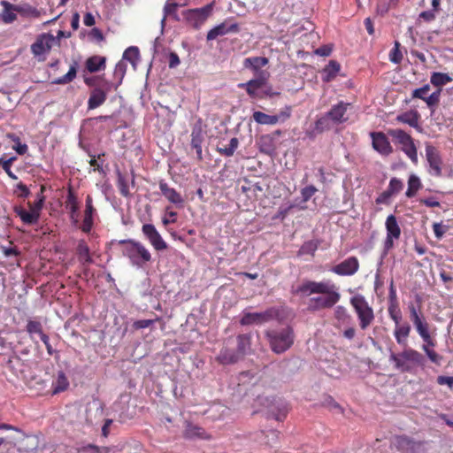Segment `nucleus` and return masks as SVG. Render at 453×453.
Returning <instances> with one entry per match:
<instances>
[{
	"mask_svg": "<svg viewBox=\"0 0 453 453\" xmlns=\"http://www.w3.org/2000/svg\"><path fill=\"white\" fill-rule=\"evenodd\" d=\"M142 232L151 246L157 251L167 249V243L164 241L161 234L152 224H144Z\"/></svg>",
	"mask_w": 453,
	"mask_h": 453,
	"instance_id": "14",
	"label": "nucleus"
},
{
	"mask_svg": "<svg viewBox=\"0 0 453 453\" xmlns=\"http://www.w3.org/2000/svg\"><path fill=\"white\" fill-rule=\"evenodd\" d=\"M292 108L290 106H285L279 111L274 117L277 119V123H283L288 119L291 116Z\"/></svg>",
	"mask_w": 453,
	"mask_h": 453,
	"instance_id": "53",
	"label": "nucleus"
},
{
	"mask_svg": "<svg viewBox=\"0 0 453 453\" xmlns=\"http://www.w3.org/2000/svg\"><path fill=\"white\" fill-rule=\"evenodd\" d=\"M1 5L4 7L3 12L1 14L3 21L5 24L12 23L17 19L15 12H19V10H20L19 6L13 5L5 0L1 2Z\"/></svg>",
	"mask_w": 453,
	"mask_h": 453,
	"instance_id": "24",
	"label": "nucleus"
},
{
	"mask_svg": "<svg viewBox=\"0 0 453 453\" xmlns=\"http://www.w3.org/2000/svg\"><path fill=\"white\" fill-rule=\"evenodd\" d=\"M388 134L399 144L403 151L413 162H418L417 149L410 134L401 129H389Z\"/></svg>",
	"mask_w": 453,
	"mask_h": 453,
	"instance_id": "7",
	"label": "nucleus"
},
{
	"mask_svg": "<svg viewBox=\"0 0 453 453\" xmlns=\"http://www.w3.org/2000/svg\"><path fill=\"white\" fill-rule=\"evenodd\" d=\"M441 88H438L436 91L433 92L429 96L425 98V102L426 103L429 108H432L437 105L440 102Z\"/></svg>",
	"mask_w": 453,
	"mask_h": 453,
	"instance_id": "54",
	"label": "nucleus"
},
{
	"mask_svg": "<svg viewBox=\"0 0 453 453\" xmlns=\"http://www.w3.org/2000/svg\"><path fill=\"white\" fill-rule=\"evenodd\" d=\"M121 253L129 259L130 264L136 268H142L151 260L149 250L140 242L133 239L119 241Z\"/></svg>",
	"mask_w": 453,
	"mask_h": 453,
	"instance_id": "1",
	"label": "nucleus"
},
{
	"mask_svg": "<svg viewBox=\"0 0 453 453\" xmlns=\"http://www.w3.org/2000/svg\"><path fill=\"white\" fill-rule=\"evenodd\" d=\"M421 187L422 184L420 179L415 174L410 175L405 196L409 198L415 196L416 193L421 188Z\"/></svg>",
	"mask_w": 453,
	"mask_h": 453,
	"instance_id": "36",
	"label": "nucleus"
},
{
	"mask_svg": "<svg viewBox=\"0 0 453 453\" xmlns=\"http://www.w3.org/2000/svg\"><path fill=\"white\" fill-rule=\"evenodd\" d=\"M389 361L394 362L395 367L402 372H411L417 366H423L425 365V357L418 350L403 347L402 352L395 354L391 352Z\"/></svg>",
	"mask_w": 453,
	"mask_h": 453,
	"instance_id": "2",
	"label": "nucleus"
},
{
	"mask_svg": "<svg viewBox=\"0 0 453 453\" xmlns=\"http://www.w3.org/2000/svg\"><path fill=\"white\" fill-rule=\"evenodd\" d=\"M251 348V336L248 334H239L237 336V352L242 356L248 354Z\"/></svg>",
	"mask_w": 453,
	"mask_h": 453,
	"instance_id": "33",
	"label": "nucleus"
},
{
	"mask_svg": "<svg viewBox=\"0 0 453 453\" xmlns=\"http://www.w3.org/2000/svg\"><path fill=\"white\" fill-rule=\"evenodd\" d=\"M359 269V262L356 257H349L332 267L331 272L341 276H351Z\"/></svg>",
	"mask_w": 453,
	"mask_h": 453,
	"instance_id": "16",
	"label": "nucleus"
},
{
	"mask_svg": "<svg viewBox=\"0 0 453 453\" xmlns=\"http://www.w3.org/2000/svg\"><path fill=\"white\" fill-rule=\"evenodd\" d=\"M424 352L426 353V355L427 356V357L429 358V360L432 363H434L436 365H440V363H441V361L442 359L441 356H440L438 353H436L432 349L424 348Z\"/></svg>",
	"mask_w": 453,
	"mask_h": 453,
	"instance_id": "61",
	"label": "nucleus"
},
{
	"mask_svg": "<svg viewBox=\"0 0 453 453\" xmlns=\"http://www.w3.org/2000/svg\"><path fill=\"white\" fill-rule=\"evenodd\" d=\"M411 327L408 322L403 324L399 323L395 325L394 336L396 342L403 347L407 346L408 337L410 335Z\"/></svg>",
	"mask_w": 453,
	"mask_h": 453,
	"instance_id": "22",
	"label": "nucleus"
},
{
	"mask_svg": "<svg viewBox=\"0 0 453 453\" xmlns=\"http://www.w3.org/2000/svg\"><path fill=\"white\" fill-rule=\"evenodd\" d=\"M262 81L259 80H250L245 84H241L242 87H246L247 93L251 96H256V91L262 86Z\"/></svg>",
	"mask_w": 453,
	"mask_h": 453,
	"instance_id": "50",
	"label": "nucleus"
},
{
	"mask_svg": "<svg viewBox=\"0 0 453 453\" xmlns=\"http://www.w3.org/2000/svg\"><path fill=\"white\" fill-rule=\"evenodd\" d=\"M159 189L162 195L177 207L181 208L184 205V199L179 192L174 188H170L165 180L159 181Z\"/></svg>",
	"mask_w": 453,
	"mask_h": 453,
	"instance_id": "18",
	"label": "nucleus"
},
{
	"mask_svg": "<svg viewBox=\"0 0 453 453\" xmlns=\"http://www.w3.org/2000/svg\"><path fill=\"white\" fill-rule=\"evenodd\" d=\"M349 106V104L340 102L326 113L334 124H340L347 120L348 118L345 117V114Z\"/></svg>",
	"mask_w": 453,
	"mask_h": 453,
	"instance_id": "21",
	"label": "nucleus"
},
{
	"mask_svg": "<svg viewBox=\"0 0 453 453\" xmlns=\"http://www.w3.org/2000/svg\"><path fill=\"white\" fill-rule=\"evenodd\" d=\"M372 146L374 150L383 155H388L392 152V147L387 138L382 133H372Z\"/></svg>",
	"mask_w": 453,
	"mask_h": 453,
	"instance_id": "20",
	"label": "nucleus"
},
{
	"mask_svg": "<svg viewBox=\"0 0 453 453\" xmlns=\"http://www.w3.org/2000/svg\"><path fill=\"white\" fill-rule=\"evenodd\" d=\"M388 311L389 318L394 321L395 325L401 323L402 312L398 307V303H389Z\"/></svg>",
	"mask_w": 453,
	"mask_h": 453,
	"instance_id": "47",
	"label": "nucleus"
},
{
	"mask_svg": "<svg viewBox=\"0 0 453 453\" xmlns=\"http://www.w3.org/2000/svg\"><path fill=\"white\" fill-rule=\"evenodd\" d=\"M436 19V12L432 10L421 12L418 14V19H423L426 22H432Z\"/></svg>",
	"mask_w": 453,
	"mask_h": 453,
	"instance_id": "63",
	"label": "nucleus"
},
{
	"mask_svg": "<svg viewBox=\"0 0 453 453\" xmlns=\"http://www.w3.org/2000/svg\"><path fill=\"white\" fill-rule=\"evenodd\" d=\"M103 415V408L101 404L93 401L86 406L85 418L88 424H93L96 419L100 418Z\"/></svg>",
	"mask_w": 453,
	"mask_h": 453,
	"instance_id": "23",
	"label": "nucleus"
},
{
	"mask_svg": "<svg viewBox=\"0 0 453 453\" xmlns=\"http://www.w3.org/2000/svg\"><path fill=\"white\" fill-rule=\"evenodd\" d=\"M26 329L30 335L37 334L41 337L42 334H44L42 326L39 321L28 320Z\"/></svg>",
	"mask_w": 453,
	"mask_h": 453,
	"instance_id": "49",
	"label": "nucleus"
},
{
	"mask_svg": "<svg viewBox=\"0 0 453 453\" xmlns=\"http://www.w3.org/2000/svg\"><path fill=\"white\" fill-rule=\"evenodd\" d=\"M241 357L237 350L225 348L220 350L217 359L220 364L230 365L236 363Z\"/></svg>",
	"mask_w": 453,
	"mask_h": 453,
	"instance_id": "28",
	"label": "nucleus"
},
{
	"mask_svg": "<svg viewBox=\"0 0 453 453\" xmlns=\"http://www.w3.org/2000/svg\"><path fill=\"white\" fill-rule=\"evenodd\" d=\"M253 119L260 125H276L277 119L274 115H268L262 111H254L252 115Z\"/></svg>",
	"mask_w": 453,
	"mask_h": 453,
	"instance_id": "40",
	"label": "nucleus"
},
{
	"mask_svg": "<svg viewBox=\"0 0 453 453\" xmlns=\"http://www.w3.org/2000/svg\"><path fill=\"white\" fill-rule=\"evenodd\" d=\"M239 141L237 138L234 137L230 140L228 146L226 147H218L217 151L225 156V157H232L234 154V151L238 148Z\"/></svg>",
	"mask_w": 453,
	"mask_h": 453,
	"instance_id": "42",
	"label": "nucleus"
},
{
	"mask_svg": "<svg viewBox=\"0 0 453 453\" xmlns=\"http://www.w3.org/2000/svg\"><path fill=\"white\" fill-rule=\"evenodd\" d=\"M179 6V4L167 0L163 9V14L167 17L175 15Z\"/></svg>",
	"mask_w": 453,
	"mask_h": 453,
	"instance_id": "56",
	"label": "nucleus"
},
{
	"mask_svg": "<svg viewBox=\"0 0 453 453\" xmlns=\"http://www.w3.org/2000/svg\"><path fill=\"white\" fill-rule=\"evenodd\" d=\"M268 64V58L265 57H252L247 58L243 61L245 68L252 69L254 72H258L259 69Z\"/></svg>",
	"mask_w": 453,
	"mask_h": 453,
	"instance_id": "34",
	"label": "nucleus"
},
{
	"mask_svg": "<svg viewBox=\"0 0 453 453\" xmlns=\"http://www.w3.org/2000/svg\"><path fill=\"white\" fill-rule=\"evenodd\" d=\"M350 303L358 318L360 328L363 330L366 329L374 320L372 308L362 295H356L351 297Z\"/></svg>",
	"mask_w": 453,
	"mask_h": 453,
	"instance_id": "5",
	"label": "nucleus"
},
{
	"mask_svg": "<svg viewBox=\"0 0 453 453\" xmlns=\"http://www.w3.org/2000/svg\"><path fill=\"white\" fill-rule=\"evenodd\" d=\"M203 431L198 426H196L192 423L186 422V427L184 431V435L187 438H195V437H202Z\"/></svg>",
	"mask_w": 453,
	"mask_h": 453,
	"instance_id": "46",
	"label": "nucleus"
},
{
	"mask_svg": "<svg viewBox=\"0 0 453 453\" xmlns=\"http://www.w3.org/2000/svg\"><path fill=\"white\" fill-rule=\"evenodd\" d=\"M127 72V64L125 61L120 60L119 61L114 68V78L118 80L117 83H113L112 88L117 89L118 87L122 83L123 78Z\"/></svg>",
	"mask_w": 453,
	"mask_h": 453,
	"instance_id": "39",
	"label": "nucleus"
},
{
	"mask_svg": "<svg viewBox=\"0 0 453 453\" xmlns=\"http://www.w3.org/2000/svg\"><path fill=\"white\" fill-rule=\"evenodd\" d=\"M19 6L20 9V10H19V12H20L22 14L31 15V16L36 17V18L40 16V12L36 8H35L29 4H24V5H19Z\"/></svg>",
	"mask_w": 453,
	"mask_h": 453,
	"instance_id": "57",
	"label": "nucleus"
},
{
	"mask_svg": "<svg viewBox=\"0 0 453 453\" xmlns=\"http://www.w3.org/2000/svg\"><path fill=\"white\" fill-rule=\"evenodd\" d=\"M429 90H430V86L428 84H426L421 88L414 89L412 92V97L413 98H420L422 100H425Z\"/></svg>",
	"mask_w": 453,
	"mask_h": 453,
	"instance_id": "59",
	"label": "nucleus"
},
{
	"mask_svg": "<svg viewBox=\"0 0 453 453\" xmlns=\"http://www.w3.org/2000/svg\"><path fill=\"white\" fill-rule=\"evenodd\" d=\"M139 59V50L135 46L128 47L123 53V61H129L133 66H135L136 61Z\"/></svg>",
	"mask_w": 453,
	"mask_h": 453,
	"instance_id": "45",
	"label": "nucleus"
},
{
	"mask_svg": "<svg viewBox=\"0 0 453 453\" xmlns=\"http://www.w3.org/2000/svg\"><path fill=\"white\" fill-rule=\"evenodd\" d=\"M419 118L420 115L417 111H410L398 115L396 117V120L401 123L408 124L409 126L420 131L421 128L418 125Z\"/></svg>",
	"mask_w": 453,
	"mask_h": 453,
	"instance_id": "27",
	"label": "nucleus"
},
{
	"mask_svg": "<svg viewBox=\"0 0 453 453\" xmlns=\"http://www.w3.org/2000/svg\"><path fill=\"white\" fill-rule=\"evenodd\" d=\"M106 58L101 56H92L86 60V68L89 73H96L105 69Z\"/></svg>",
	"mask_w": 453,
	"mask_h": 453,
	"instance_id": "29",
	"label": "nucleus"
},
{
	"mask_svg": "<svg viewBox=\"0 0 453 453\" xmlns=\"http://www.w3.org/2000/svg\"><path fill=\"white\" fill-rule=\"evenodd\" d=\"M112 86V82L104 81L102 87L92 89L88 101V108L92 110L104 104L107 98V93L111 90Z\"/></svg>",
	"mask_w": 453,
	"mask_h": 453,
	"instance_id": "12",
	"label": "nucleus"
},
{
	"mask_svg": "<svg viewBox=\"0 0 453 453\" xmlns=\"http://www.w3.org/2000/svg\"><path fill=\"white\" fill-rule=\"evenodd\" d=\"M400 43L398 42H395L394 49L390 51L389 59L394 64H400L403 60V54L400 50Z\"/></svg>",
	"mask_w": 453,
	"mask_h": 453,
	"instance_id": "52",
	"label": "nucleus"
},
{
	"mask_svg": "<svg viewBox=\"0 0 453 453\" xmlns=\"http://www.w3.org/2000/svg\"><path fill=\"white\" fill-rule=\"evenodd\" d=\"M403 188V182L394 177L390 180L389 181V184H388V187L387 188V190L392 195V196H395L397 195L399 192L402 191V189Z\"/></svg>",
	"mask_w": 453,
	"mask_h": 453,
	"instance_id": "48",
	"label": "nucleus"
},
{
	"mask_svg": "<svg viewBox=\"0 0 453 453\" xmlns=\"http://www.w3.org/2000/svg\"><path fill=\"white\" fill-rule=\"evenodd\" d=\"M212 12V4L196 9H189L183 12L186 20L195 28H199Z\"/></svg>",
	"mask_w": 453,
	"mask_h": 453,
	"instance_id": "9",
	"label": "nucleus"
},
{
	"mask_svg": "<svg viewBox=\"0 0 453 453\" xmlns=\"http://www.w3.org/2000/svg\"><path fill=\"white\" fill-rule=\"evenodd\" d=\"M319 294L325 296L311 299V302L315 303V308L317 309L331 308L338 303L341 298L338 288L334 283L327 287V291L320 292Z\"/></svg>",
	"mask_w": 453,
	"mask_h": 453,
	"instance_id": "11",
	"label": "nucleus"
},
{
	"mask_svg": "<svg viewBox=\"0 0 453 453\" xmlns=\"http://www.w3.org/2000/svg\"><path fill=\"white\" fill-rule=\"evenodd\" d=\"M191 142L190 145L196 150V157L198 160H203L202 144L204 142L205 133L200 124H196L191 131Z\"/></svg>",
	"mask_w": 453,
	"mask_h": 453,
	"instance_id": "17",
	"label": "nucleus"
},
{
	"mask_svg": "<svg viewBox=\"0 0 453 453\" xmlns=\"http://www.w3.org/2000/svg\"><path fill=\"white\" fill-rule=\"evenodd\" d=\"M95 208H86L81 230L84 233H89L93 226V214Z\"/></svg>",
	"mask_w": 453,
	"mask_h": 453,
	"instance_id": "43",
	"label": "nucleus"
},
{
	"mask_svg": "<svg viewBox=\"0 0 453 453\" xmlns=\"http://www.w3.org/2000/svg\"><path fill=\"white\" fill-rule=\"evenodd\" d=\"M55 42L56 38L51 34H42L37 36L35 42L31 45V52L40 61L44 60L45 58L42 56L50 52Z\"/></svg>",
	"mask_w": 453,
	"mask_h": 453,
	"instance_id": "10",
	"label": "nucleus"
},
{
	"mask_svg": "<svg viewBox=\"0 0 453 453\" xmlns=\"http://www.w3.org/2000/svg\"><path fill=\"white\" fill-rule=\"evenodd\" d=\"M238 31L239 27L237 23H232L228 25L227 22H222L208 32L206 39L208 41H212L215 40L218 36H222L229 33H237Z\"/></svg>",
	"mask_w": 453,
	"mask_h": 453,
	"instance_id": "19",
	"label": "nucleus"
},
{
	"mask_svg": "<svg viewBox=\"0 0 453 453\" xmlns=\"http://www.w3.org/2000/svg\"><path fill=\"white\" fill-rule=\"evenodd\" d=\"M335 319L342 323H349L350 316L343 306H337L334 311Z\"/></svg>",
	"mask_w": 453,
	"mask_h": 453,
	"instance_id": "51",
	"label": "nucleus"
},
{
	"mask_svg": "<svg viewBox=\"0 0 453 453\" xmlns=\"http://www.w3.org/2000/svg\"><path fill=\"white\" fill-rule=\"evenodd\" d=\"M15 157H11L7 160H3L1 165L9 177H11L13 180H16L17 176L11 170V165Z\"/></svg>",
	"mask_w": 453,
	"mask_h": 453,
	"instance_id": "64",
	"label": "nucleus"
},
{
	"mask_svg": "<svg viewBox=\"0 0 453 453\" xmlns=\"http://www.w3.org/2000/svg\"><path fill=\"white\" fill-rule=\"evenodd\" d=\"M265 338L273 353L282 354L293 345L295 334L290 326H284L265 331Z\"/></svg>",
	"mask_w": 453,
	"mask_h": 453,
	"instance_id": "3",
	"label": "nucleus"
},
{
	"mask_svg": "<svg viewBox=\"0 0 453 453\" xmlns=\"http://www.w3.org/2000/svg\"><path fill=\"white\" fill-rule=\"evenodd\" d=\"M333 283L329 280L319 282L306 280L303 281L300 286H298L296 293L306 296H311L312 294H319L320 292L327 291V287H329Z\"/></svg>",
	"mask_w": 453,
	"mask_h": 453,
	"instance_id": "15",
	"label": "nucleus"
},
{
	"mask_svg": "<svg viewBox=\"0 0 453 453\" xmlns=\"http://www.w3.org/2000/svg\"><path fill=\"white\" fill-rule=\"evenodd\" d=\"M333 124L331 119L328 117L327 113H326L315 122V130L319 133H322L326 130H329Z\"/></svg>",
	"mask_w": 453,
	"mask_h": 453,
	"instance_id": "44",
	"label": "nucleus"
},
{
	"mask_svg": "<svg viewBox=\"0 0 453 453\" xmlns=\"http://www.w3.org/2000/svg\"><path fill=\"white\" fill-rule=\"evenodd\" d=\"M65 207L69 211L70 219L73 221V223L77 224L79 205L76 196L71 190H69L66 197Z\"/></svg>",
	"mask_w": 453,
	"mask_h": 453,
	"instance_id": "25",
	"label": "nucleus"
},
{
	"mask_svg": "<svg viewBox=\"0 0 453 453\" xmlns=\"http://www.w3.org/2000/svg\"><path fill=\"white\" fill-rule=\"evenodd\" d=\"M287 404L280 399H274L273 403L270 407L271 416L278 421L282 420L287 413Z\"/></svg>",
	"mask_w": 453,
	"mask_h": 453,
	"instance_id": "30",
	"label": "nucleus"
},
{
	"mask_svg": "<svg viewBox=\"0 0 453 453\" xmlns=\"http://www.w3.org/2000/svg\"><path fill=\"white\" fill-rule=\"evenodd\" d=\"M385 225L387 229V235L393 236L395 239L400 237L401 229L395 215L391 214L388 216Z\"/></svg>",
	"mask_w": 453,
	"mask_h": 453,
	"instance_id": "35",
	"label": "nucleus"
},
{
	"mask_svg": "<svg viewBox=\"0 0 453 453\" xmlns=\"http://www.w3.org/2000/svg\"><path fill=\"white\" fill-rule=\"evenodd\" d=\"M77 73V63L74 62L69 68L67 73L52 81L53 84H67L73 81Z\"/></svg>",
	"mask_w": 453,
	"mask_h": 453,
	"instance_id": "41",
	"label": "nucleus"
},
{
	"mask_svg": "<svg viewBox=\"0 0 453 453\" xmlns=\"http://www.w3.org/2000/svg\"><path fill=\"white\" fill-rule=\"evenodd\" d=\"M69 386V381L63 372L58 373L56 380L52 383L53 394L65 391Z\"/></svg>",
	"mask_w": 453,
	"mask_h": 453,
	"instance_id": "38",
	"label": "nucleus"
},
{
	"mask_svg": "<svg viewBox=\"0 0 453 453\" xmlns=\"http://www.w3.org/2000/svg\"><path fill=\"white\" fill-rule=\"evenodd\" d=\"M317 188L313 185L307 186L301 190V195L303 202H307L317 192Z\"/></svg>",
	"mask_w": 453,
	"mask_h": 453,
	"instance_id": "60",
	"label": "nucleus"
},
{
	"mask_svg": "<svg viewBox=\"0 0 453 453\" xmlns=\"http://www.w3.org/2000/svg\"><path fill=\"white\" fill-rule=\"evenodd\" d=\"M426 157L429 165V174L440 177L441 175L442 160L436 148L429 143L426 144Z\"/></svg>",
	"mask_w": 453,
	"mask_h": 453,
	"instance_id": "13",
	"label": "nucleus"
},
{
	"mask_svg": "<svg viewBox=\"0 0 453 453\" xmlns=\"http://www.w3.org/2000/svg\"><path fill=\"white\" fill-rule=\"evenodd\" d=\"M453 81L452 77L448 73L434 72L430 78V82L439 88Z\"/></svg>",
	"mask_w": 453,
	"mask_h": 453,
	"instance_id": "37",
	"label": "nucleus"
},
{
	"mask_svg": "<svg viewBox=\"0 0 453 453\" xmlns=\"http://www.w3.org/2000/svg\"><path fill=\"white\" fill-rule=\"evenodd\" d=\"M13 210L14 212L20 218L22 222L27 225L36 224L39 220V213H36V211H33L32 210L27 211L21 206H15Z\"/></svg>",
	"mask_w": 453,
	"mask_h": 453,
	"instance_id": "26",
	"label": "nucleus"
},
{
	"mask_svg": "<svg viewBox=\"0 0 453 453\" xmlns=\"http://www.w3.org/2000/svg\"><path fill=\"white\" fill-rule=\"evenodd\" d=\"M77 256L82 265H88L93 263L89 253V248L84 241H80L77 246Z\"/></svg>",
	"mask_w": 453,
	"mask_h": 453,
	"instance_id": "31",
	"label": "nucleus"
},
{
	"mask_svg": "<svg viewBox=\"0 0 453 453\" xmlns=\"http://www.w3.org/2000/svg\"><path fill=\"white\" fill-rule=\"evenodd\" d=\"M340 69L341 65L336 60H330L322 71L324 75L323 81L328 82L334 80L340 72Z\"/></svg>",
	"mask_w": 453,
	"mask_h": 453,
	"instance_id": "32",
	"label": "nucleus"
},
{
	"mask_svg": "<svg viewBox=\"0 0 453 453\" xmlns=\"http://www.w3.org/2000/svg\"><path fill=\"white\" fill-rule=\"evenodd\" d=\"M408 309L410 311V319L413 323L417 333L424 342L422 349L424 350V348H434L435 346V342L431 337L429 332V324L422 313L421 309L416 307L413 303H410Z\"/></svg>",
	"mask_w": 453,
	"mask_h": 453,
	"instance_id": "4",
	"label": "nucleus"
},
{
	"mask_svg": "<svg viewBox=\"0 0 453 453\" xmlns=\"http://www.w3.org/2000/svg\"><path fill=\"white\" fill-rule=\"evenodd\" d=\"M279 317V310L271 307L261 312L243 311L240 320L242 326L262 325L276 319Z\"/></svg>",
	"mask_w": 453,
	"mask_h": 453,
	"instance_id": "6",
	"label": "nucleus"
},
{
	"mask_svg": "<svg viewBox=\"0 0 453 453\" xmlns=\"http://www.w3.org/2000/svg\"><path fill=\"white\" fill-rule=\"evenodd\" d=\"M318 249V243L317 242L315 241H309V242H304L301 249H300V252L302 254H311V255H313L314 252L317 250Z\"/></svg>",
	"mask_w": 453,
	"mask_h": 453,
	"instance_id": "55",
	"label": "nucleus"
},
{
	"mask_svg": "<svg viewBox=\"0 0 453 453\" xmlns=\"http://www.w3.org/2000/svg\"><path fill=\"white\" fill-rule=\"evenodd\" d=\"M118 187L119 188L120 194L123 196L127 197L129 196L130 193H129L127 180L120 173H119V176H118Z\"/></svg>",
	"mask_w": 453,
	"mask_h": 453,
	"instance_id": "58",
	"label": "nucleus"
},
{
	"mask_svg": "<svg viewBox=\"0 0 453 453\" xmlns=\"http://www.w3.org/2000/svg\"><path fill=\"white\" fill-rule=\"evenodd\" d=\"M447 229H448V226H443L441 223L436 222V223H434V225H433V230H434V235L439 240L443 237Z\"/></svg>",
	"mask_w": 453,
	"mask_h": 453,
	"instance_id": "62",
	"label": "nucleus"
},
{
	"mask_svg": "<svg viewBox=\"0 0 453 453\" xmlns=\"http://www.w3.org/2000/svg\"><path fill=\"white\" fill-rule=\"evenodd\" d=\"M391 447L402 453H421L423 446L420 441H414L406 435H396L390 440Z\"/></svg>",
	"mask_w": 453,
	"mask_h": 453,
	"instance_id": "8",
	"label": "nucleus"
}]
</instances>
